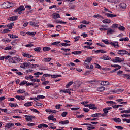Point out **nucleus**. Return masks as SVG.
Instances as JSON below:
<instances>
[{
	"label": "nucleus",
	"instance_id": "0eeeda50",
	"mask_svg": "<svg viewBox=\"0 0 130 130\" xmlns=\"http://www.w3.org/2000/svg\"><path fill=\"white\" fill-rule=\"evenodd\" d=\"M24 117L27 121H30V120H32L33 118H35V116L31 115V116H29V115H25Z\"/></svg>",
	"mask_w": 130,
	"mask_h": 130
},
{
	"label": "nucleus",
	"instance_id": "0e129e2a",
	"mask_svg": "<svg viewBox=\"0 0 130 130\" xmlns=\"http://www.w3.org/2000/svg\"><path fill=\"white\" fill-rule=\"evenodd\" d=\"M123 121H125L127 123H130V119H123Z\"/></svg>",
	"mask_w": 130,
	"mask_h": 130
},
{
	"label": "nucleus",
	"instance_id": "37998d69",
	"mask_svg": "<svg viewBox=\"0 0 130 130\" xmlns=\"http://www.w3.org/2000/svg\"><path fill=\"white\" fill-rule=\"evenodd\" d=\"M20 86H24V85H27V81L24 80L23 81H22L20 84Z\"/></svg>",
	"mask_w": 130,
	"mask_h": 130
},
{
	"label": "nucleus",
	"instance_id": "338daca9",
	"mask_svg": "<svg viewBox=\"0 0 130 130\" xmlns=\"http://www.w3.org/2000/svg\"><path fill=\"white\" fill-rule=\"evenodd\" d=\"M9 106H10L11 107H16V105H15L13 103H9Z\"/></svg>",
	"mask_w": 130,
	"mask_h": 130
},
{
	"label": "nucleus",
	"instance_id": "f257e3e1",
	"mask_svg": "<svg viewBox=\"0 0 130 130\" xmlns=\"http://www.w3.org/2000/svg\"><path fill=\"white\" fill-rule=\"evenodd\" d=\"M21 59L17 57H12L9 59V62H12V63H17L18 61H20Z\"/></svg>",
	"mask_w": 130,
	"mask_h": 130
},
{
	"label": "nucleus",
	"instance_id": "680f3d73",
	"mask_svg": "<svg viewBox=\"0 0 130 130\" xmlns=\"http://www.w3.org/2000/svg\"><path fill=\"white\" fill-rule=\"evenodd\" d=\"M59 43H60V41L55 42L52 43V45H57Z\"/></svg>",
	"mask_w": 130,
	"mask_h": 130
},
{
	"label": "nucleus",
	"instance_id": "412c9836",
	"mask_svg": "<svg viewBox=\"0 0 130 130\" xmlns=\"http://www.w3.org/2000/svg\"><path fill=\"white\" fill-rule=\"evenodd\" d=\"M101 85L102 86H108L109 85V82L108 81H102L101 83Z\"/></svg>",
	"mask_w": 130,
	"mask_h": 130
},
{
	"label": "nucleus",
	"instance_id": "9d476101",
	"mask_svg": "<svg viewBox=\"0 0 130 130\" xmlns=\"http://www.w3.org/2000/svg\"><path fill=\"white\" fill-rule=\"evenodd\" d=\"M109 44L112 45V46H114L115 48H117L118 47V42H113L109 43Z\"/></svg>",
	"mask_w": 130,
	"mask_h": 130
},
{
	"label": "nucleus",
	"instance_id": "774afa93",
	"mask_svg": "<svg viewBox=\"0 0 130 130\" xmlns=\"http://www.w3.org/2000/svg\"><path fill=\"white\" fill-rule=\"evenodd\" d=\"M3 31V33H9V32H10V30L4 29Z\"/></svg>",
	"mask_w": 130,
	"mask_h": 130
},
{
	"label": "nucleus",
	"instance_id": "473e14b6",
	"mask_svg": "<svg viewBox=\"0 0 130 130\" xmlns=\"http://www.w3.org/2000/svg\"><path fill=\"white\" fill-rule=\"evenodd\" d=\"M120 7H121L122 9H125V8H126V4L125 3H121L120 4Z\"/></svg>",
	"mask_w": 130,
	"mask_h": 130
},
{
	"label": "nucleus",
	"instance_id": "6ab92c4d",
	"mask_svg": "<svg viewBox=\"0 0 130 130\" xmlns=\"http://www.w3.org/2000/svg\"><path fill=\"white\" fill-rule=\"evenodd\" d=\"M15 98H16V99H18V100H24L25 99V96L16 95L15 96Z\"/></svg>",
	"mask_w": 130,
	"mask_h": 130
},
{
	"label": "nucleus",
	"instance_id": "13d9d810",
	"mask_svg": "<svg viewBox=\"0 0 130 130\" xmlns=\"http://www.w3.org/2000/svg\"><path fill=\"white\" fill-rule=\"evenodd\" d=\"M35 85H36V84H35L34 83H26V86H35Z\"/></svg>",
	"mask_w": 130,
	"mask_h": 130
},
{
	"label": "nucleus",
	"instance_id": "a211bd4d",
	"mask_svg": "<svg viewBox=\"0 0 130 130\" xmlns=\"http://www.w3.org/2000/svg\"><path fill=\"white\" fill-rule=\"evenodd\" d=\"M29 25H30V26H34V27H38V26H39L38 23L32 21L29 22Z\"/></svg>",
	"mask_w": 130,
	"mask_h": 130
},
{
	"label": "nucleus",
	"instance_id": "5fc2aeb1",
	"mask_svg": "<svg viewBox=\"0 0 130 130\" xmlns=\"http://www.w3.org/2000/svg\"><path fill=\"white\" fill-rule=\"evenodd\" d=\"M23 64H24V68H28L29 64L31 65V63H23Z\"/></svg>",
	"mask_w": 130,
	"mask_h": 130
},
{
	"label": "nucleus",
	"instance_id": "6e6d98bb",
	"mask_svg": "<svg viewBox=\"0 0 130 130\" xmlns=\"http://www.w3.org/2000/svg\"><path fill=\"white\" fill-rule=\"evenodd\" d=\"M121 116L122 117H126L127 118H128V117H130V115L124 114L121 115Z\"/></svg>",
	"mask_w": 130,
	"mask_h": 130
},
{
	"label": "nucleus",
	"instance_id": "7c9ffc66",
	"mask_svg": "<svg viewBox=\"0 0 130 130\" xmlns=\"http://www.w3.org/2000/svg\"><path fill=\"white\" fill-rule=\"evenodd\" d=\"M82 53V51H76L74 52H72V54H81Z\"/></svg>",
	"mask_w": 130,
	"mask_h": 130
},
{
	"label": "nucleus",
	"instance_id": "393cba45",
	"mask_svg": "<svg viewBox=\"0 0 130 130\" xmlns=\"http://www.w3.org/2000/svg\"><path fill=\"white\" fill-rule=\"evenodd\" d=\"M59 46H71V44H67L66 43H62L60 44H59Z\"/></svg>",
	"mask_w": 130,
	"mask_h": 130
},
{
	"label": "nucleus",
	"instance_id": "20e7f679",
	"mask_svg": "<svg viewBox=\"0 0 130 130\" xmlns=\"http://www.w3.org/2000/svg\"><path fill=\"white\" fill-rule=\"evenodd\" d=\"M2 6L4 9H9V8H11V7H12V5H11V3H10L9 1L4 2L2 4Z\"/></svg>",
	"mask_w": 130,
	"mask_h": 130
},
{
	"label": "nucleus",
	"instance_id": "a19ab883",
	"mask_svg": "<svg viewBox=\"0 0 130 130\" xmlns=\"http://www.w3.org/2000/svg\"><path fill=\"white\" fill-rule=\"evenodd\" d=\"M74 82L73 81L69 82L66 86V88H68L70 87V86H72Z\"/></svg>",
	"mask_w": 130,
	"mask_h": 130
},
{
	"label": "nucleus",
	"instance_id": "7ed1b4c3",
	"mask_svg": "<svg viewBox=\"0 0 130 130\" xmlns=\"http://www.w3.org/2000/svg\"><path fill=\"white\" fill-rule=\"evenodd\" d=\"M22 11H25V7L24 6H20L18 8L15 10L16 13L18 12L19 15L22 14Z\"/></svg>",
	"mask_w": 130,
	"mask_h": 130
},
{
	"label": "nucleus",
	"instance_id": "f704fd0d",
	"mask_svg": "<svg viewBox=\"0 0 130 130\" xmlns=\"http://www.w3.org/2000/svg\"><path fill=\"white\" fill-rule=\"evenodd\" d=\"M92 59H93V58H91V57H88L85 60V62H88L89 63H90V62H91V61H92Z\"/></svg>",
	"mask_w": 130,
	"mask_h": 130
},
{
	"label": "nucleus",
	"instance_id": "4be33fe9",
	"mask_svg": "<svg viewBox=\"0 0 130 130\" xmlns=\"http://www.w3.org/2000/svg\"><path fill=\"white\" fill-rule=\"evenodd\" d=\"M46 112H49L51 113H56V111L54 110H48V109H46L45 110Z\"/></svg>",
	"mask_w": 130,
	"mask_h": 130
},
{
	"label": "nucleus",
	"instance_id": "c756f323",
	"mask_svg": "<svg viewBox=\"0 0 130 130\" xmlns=\"http://www.w3.org/2000/svg\"><path fill=\"white\" fill-rule=\"evenodd\" d=\"M94 52L96 53H99L101 52V53H106V51H104L103 50H98L96 51H95Z\"/></svg>",
	"mask_w": 130,
	"mask_h": 130
},
{
	"label": "nucleus",
	"instance_id": "5701e85b",
	"mask_svg": "<svg viewBox=\"0 0 130 130\" xmlns=\"http://www.w3.org/2000/svg\"><path fill=\"white\" fill-rule=\"evenodd\" d=\"M115 122H121V120L119 118H112V119Z\"/></svg>",
	"mask_w": 130,
	"mask_h": 130
},
{
	"label": "nucleus",
	"instance_id": "de8ad7c7",
	"mask_svg": "<svg viewBox=\"0 0 130 130\" xmlns=\"http://www.w3.org/2000/svg\"><path fill=\"white\" fill-rule=\"evenodd\" d=\"M54 117V116H53V115H50L48 117V120H52Z\"/></svg>",
	"mask_w": 130,
	"mask_h": 130
},
{
	"label": "nucleus",
	"instance_id": "3c124183",
	"mask_svg": "<svg viewBox=\"0 0 130 130\" xmlns=\"http://www.w3.org/2000/svg\"><path fill=\"white\" fill-rule=\"evenodd\" d=\"M50 60H51V58H46L44 59V61L46 62H49V61H50Z\"/></svg>",
	"mask_w": 130,
	"mask_h": 130
},
{
	"label": "nucleus",
	"instance_id": "ddd939ff",
	"mask_svg": "<svg viewBox=\"0 0 130 130\" xmlns=\"http://www.w3.org/2000/svg\"><path fill=\"white\" fill-rule=\"evenodd\" d=\"M52 17H53V19H58V18H60V15L58 13H53Z\"/></svg>",
	"mask_w": 130,
	"mask_h": 130
},
{
	"label": "nucleus",
	"instance_id": "ea45409f",
	"mask_svg": "<svg viewBox=\"0 0 130 130\" xmlns=\"http://www.w3.org/2000/svg\"><path fill=\"white\" fill-rule=\"evenodd\" d=\"M129 75L128 74H122L121 75H120V77H122L123 78H127L128 79V76Z\"/></svg>",
	"mask_w": 130,
	"mask_h": 130
},
{
	"label": "nucleus",
	"instance_id": "e433bc0d",
	"mask_svg": "<svg viewBox=\"0 0 130 130\" xmlns=\"http://www.w3.org/2000/svg\"><path fill=\"white\" fill-rule=\"evenodd\" d=\"M110 22V20L105 19L103 20V23H104V24H109Z\"/></svg>",
	"mask_w": 130,
	"mask_h": 130
},
{
	"label": "nucleus",
	"instance_id": "f3484780",
	"mask_svg": "<svg viewBox=\"0 0 130 130\" xmlns=\"http://www.w3.org/2000/svg\"><path fill=\"white\" fill-rule=\"evenodd\" d=\"M109 3H113L114 4H118L120 3V0H107Z\"/></svg>",
	"mask_w": 130,
	"mask_h": 130
},
{
	"label": "nucleus",
	"instance_id": "58836bf2",
	"mask_svg": "<svg viewBox=\"0 0 130 130\" xmlns=\"http://www.w3.org/2000/svg\"><path fill=\"white\" fill-rule=\"evenodd\" d=\"M17 93H20V94H23L24 93H26V91L24 90V89H19L17 91Z\"/></svg>",
	"mask_w": 130,
	"mask_h": 130
},
{
	"label": "nucleus",
	"instance_id": "a878e982",
	"mask_svg": "<svg viewBox=\"0 0 130 130\" xmlns=\"http://www.w3.org/2000/svg\"><path fill=\"white\" fill-rule=\"evenodd\" d=\"M32 105H33V102H27L24 104V106H32Z\"/></svg>",
	"mask_w": 130,
	"mask_h": 130
},
{
	"label": "nucleus",
	"instance_id": "603ef678",
	"mask_svg": "<svg viewBox=\"0 0 130 130\" xmlns=\"http://www.w3.org/2000/svg\"><path fill=\"white\" fill-rule=\"evenodd\" d=\"M26 34H27V35H30V36H32V35H35V34H36V32H26Z\"/></svg>",
	"mask_w": 130,
	"mask_h": 130
},
{
	"label": "nucleus",
	"instance_id": "4d7b16f0",
	"mask_svg": "<svg viewBox=\"0 0 130 130\" xmlns=\"http://www.w3.org/2000/svg\"><path fill=\"white\" fill-rule=\"evenodd\" d=\"M67 114H68L67 112H63L62 113L61 116H62V117H66V116H67Z\"/></svg>",
	"mask_w": 130,
	"mask_h": 130
},
{
	"label": "nucleus",
	"instance_id": "e2e57ef3",
	"mask_svg": "<svg viewBox=\"0 0 130 130\" xmlns=\"http://www.w3.org/2000/svg\"><path fill=\"white\" fill-rule=\"evenodd\" d=\"M115 128H117V129H120V130L123 129V127H121L120 126H116Z\"/></svg>",
	"mask_w": 130,
	"mask_h": 130
},
{
	"label": "nucleus",
	"instance_id": "c85d7f7f",
	"mask_svg": "<svg viewBox=\"0 0 130 130\" xmlns=\"http://www.w3.org/2000/svg\"><path fill=\"white\" fill-rule=\"evenodd\" d=\"M120 41H128L129 40V39L128 37H126V38H122L119 39Z\"/></svg>",
	"mask_w": 130,
	"mask_h": 130
},
{
	"label": "nucleus",
	"instance_id": "1a4fd4ad",
	"mask_svg": "<svg viewBox=\"0 0 130 130\" xmlns=\"http://www.w3.org/2000/svg\"><path fill=\"white\" fill-rule=\"evenodd\" d=\"M14 125H15L14 123H8L7 124H6V125L5 126V129H7V128H11V127L14 126Z\"/></svg>",
	"mask_w": 130,
	"mask_h": 130
},
{
	"label": "nucleus",
	"instance_id": "2f4dec72",
	"mask_svg": "<svg viewBox=\"0 0 130 130\" xmlns=\"http://www.w3.org/2000/svg\"><path fill=\"white\" fill-rule=\"evenodd\" d=\"M59 77H61V75L56 74V75H51V78H53V79H54L55 78H59Z\"/></svg>",
	"mask_w": 130,
	"mask_h": 130
},
{
	"label": "nucleus",
	"instance_id": "79ce46f5",
	"mask_svg": "<svg viewBox=\"0 0 130 130\" xmlns=\"http://www.w3.org/2000/svg\"><path fill=\"white\" fill-rule=\"evenodd\" d=\"M13 26H14V23H11L10 24H8L7 25V27H8L9 29H13Z\"/></svg>",
	"mask_w": 130,
	"mask_h": 130
},
{
	"label": "nucleus",
	"instance_id": "49530a36",
	"mask_svg": "<svg viewBox=\"0 0 130 130\" xmlns=\"http://www.w3.org/2000/svg\"><path fill=\"white\" fill-rule=\"evenodd\" d=\"M48 84H49V81H46L42 83V85L43 86H46V85H48Z\"/></svg>",
	"mask_w": 130,
	"mask_h": 130
},
{
	"label": "nucleus",
	"instance_id": "c03bdc74",
	"mask_svg": "<svg viewBox=\"0 0 130 130\" xmlns=\"http://www.w3.org/2000/svg\"><path fill=\"white\" fill-rule=\"evenodd\" d=\"M35 51H36L37 52H40V50H41V47H37L34 49Z\"/></svg>",
	"mask_w": 130,
	"mask_h": 130
},
{
	"label": "nucleus",
	"instance_id": "72a5a7b5",
	"mask_svg": "<svg viewBox=\"0 0 130 130\" xmlns=\"http://www.w3.org/2000/svg\"><path fill=\"white\" fill-rule=\"evenodd\" d=\"M113 33H114V30L112 29H108L107 31V34H108V35H110V34H113Z\"/></svg>",
	"mask_w": 130,
	"mask_h": 130
},
{
	"label": "nucleus",
	"instance_id": "aec40b11",
	"mask_svg": "<svg viewBox=\"0 0 130 130\" xmlns=\"http://www.w3.org/2000/svg\"><path fill=\"white\" fill-rule=\"evenodd\" d=\"M59 123H60L61 124H69V123H70V121L68 120H64V121H62L59 122Z\"/></svg>",
	"mask_w": 130,
	"mask_h": 130
},
{
	"label": "nucleus",
	"instance_id": "052dcab7",
	"mask_svg": "<svg viewBox=\"0 0 130 130\" xmlns=\"http://www.w3.org/2000/svg\"><path fill=\"white\" fill-rule=\"evenodd\" d=\"M61 50H63L64 52H68L71 50L70 49H64V48H61Z\"/></svg>",
	"mask_w": 130,
	"mask_h": 130
},
{
	"label": "nucleus",
	"instance_id": "8fccbe9b",
	"mask_svg": "<svg viewBox=\"0 0 130 130\" xmlns=\"http://www.w3.org/2000/svg\"><path fill=\"white\" fill-rule=\"evenodd\" d=\"M84 48H88V49H93L94 47H90V46H84Z\"/></svg>",
	"mask_w": 130,
	"mask_h": 130
},
{
	"label": "nucleus",
	"instance_id": "4c0bfd02",
	"mask_svg": "<svg viewBox=\"0 0 130 130\" xmlns=\"http://www.w3.org/2000/svg\"><path fill=\"white\" fill-rule=\"evenodd\" d=\"M93 18H101L103 19H104L103 16H101L100 14H97L93 16Z\"/></svg>",
	"mask_w": 130,
	"mask_h": 130
},
{
	"label": "nucleus",
	"instance_id": "9b49d317",
	"mask_svg": "<svg viewBox=\"0 0 130 130\" xmlns=\"http://www.w3.org/2000/svg\"><path fill=\"white\" fill-rule=\"evenodd\" d=\"M100 59H103L104 60H110L111 58L108 56H102L100 58Z\"/></svg>",
	"mask_w": 130,
	"mask_h": 130
},
{
	"label": "nucleus",
	"instance_id": "f8f14e48",
	"mask_svg": "<svg viewBox=\"0 0 130 130\" xmlns=\"http://www.w3.org/2000/svg\"><path fill=\"white\" fill-rule=\"evenodd\" d=\"M106 16L107 17H110V18H114L115 17H117V15L116 14H113L110 13H105Z\"/></svg>",
	"mask_w": 130,
	"mask_h": 130
},
{
	"label": "nucleus",
	"instance_id": "423d86ee",
	"mask_svg": "<svg viewBox=\"0 0 130 130\" xmlns=\"http://www.w3.org/2000/svg\"><path fill=\"white\" fill-rule=\"evenodd\" d=\"M128 52L125 50H120L118 51L117 54L119 55H124V54H127Z\"/></svg>",
	"mask_w": 130,
	"mask_h": 130
},
{
	"label": "nucleus",
	"instance_id": "a18cd8bd",
	"mask_svg": "<svg viewBox=\"0 0 130 130\" xmlns=\"http://www.w3.org/2000/svg\"><path fill=\"white\" fill-rule=\"evenodd\" d=\"M30 110L31 111H33L34 112H35L36 113H38V114H39V113H40V112H39V111H38V110H37V109H30Z\"/></svg>",
	"mask_w": 130,
	"mask_h": 130
},
{
	"label": "nucleus",
	"instance_id": "cd10ccee",
	"mask_svg": "<svg viewBox=\"0 0 130 130\" xmlns=\"http://www.w3.org/2000/svg\"><path fill=\"white\" fill-rule=\"evenodd\" d=\"M51 48L48 47H44L43 48V51H49V50H51Z\"/></svg>",
	"mask_w": 130,
	"mask_h": 130
},
{
	"label": "nucleus",
	"instance_id": "69168bd1",
	"mask_svg": "<svg viewBox=\"0 0 130 130\" xmlns=\"http://www.w3.org/2000/svg\"><path fill=\"white\" fill-rule=\"evenodd\" d=\"M56 31H59V30L61 29V26L60 25H57L56 26Z\"/></svg>",
	"mask_w": 130,
	"mask_h": 130
},
{
	"label": "nucleus",
	"instance_id": "4468645a",
	"mask_svg": "<svg viewBox=\"0 0 130 130\" xmlns=\"http://www.w3.org/2000/svg\"><path fill=\"white\" fill-rule=\"evenodd\" d=\"M18 19V16H13L12 17H9L8 20L9 21H16Z\"/></svg>",
	"mask_w": 130,
	"mask_h": 130
},
{
	"label": "nucleus",
	"instance_id": "dca6fc26",
	"mask_svg": "<svg viewBox=\"0 0 130 130\" xmlns=\"http://www.w3.org/2000/svg\"><path fill=\"white\" fill-rule=\"evenodd\" d=\"M23 56L24 57H27L28 58H31V57H33L32 55H31L29 54H27V53H23L22 54Z\"/></svg>",
	"mask_w": 130,
	"mask_h": 130
},
{
	"label": "nucleus",
	"instance_id": "09e8293b",
	"mask_svg": "<svg viewBox=\"0 0 130 130\" xmlns=\"http://www.w3.org/2000/svg\"><path fill=\"white\" fill-rule=\"evenodd\" d=\"M104 90H105V87L103 86L100 87L99 88V91H100V92H102V91H104Z\"/></svg>",
	"mask_w": 130,
	"mask_h": 130
},
{
	"label": "nucleus",
	"instance_id": "bf43d9fd",
	"mask_svg": "<svg viewBox=\"0 0 130 130\" xmlns=\"http://www.w3.org/2000/svg\"><path fill=\"white\" fill-rule=\"evenodd\" d=\"M106 103H109L110 104H116L115 102L107 101Z\"/></svg>",
	"mask_w": 130,
	"mask_h": 130
},
{
	"label": "nucleus",
	"instance_id": "864d4df0",
	"mask_svg": "<svg viewBox=\"0 0 130 130\" xmlns=\"http://www.w3.org/2000/svg\"><path fill=\"white\" fill-rule=\"evenodd\" d=\"M119 30H120V31H124L125 30V27L124 26H120L118 27Z\"/></svg>",
	"mask_w": 130,
	"mask_h": 130
},
{
	"label": "nucleus",
	"instance_id": "2eb2a0df",
	"mask_svg": "<svg viewBox=\"0 0 130 130\" xmlns=\"http://www.w3.org/2000/svg\"><path fill=\"white\" fill-rule=\"evenodd\" d=\"M71 89H62L61 90V92H63V93H66L67 94H71L72 92H71Z\"/></svg>",
	"mask_w": 130,
	"mask_h": 130
},
{
	"label": "nucleus",
	"instance_id": "f03ea898",
	"mask_svg": "<svg viewBox=\"0 0 130 130\" xmlns=\"http://www.w3.org/2000/svg\"><path fill=\"white\" fill-rule=\"evenodd\" d=\"M103 112H104L107 115L108 112L110 113H113V111L112 110V107H107L103 109Z\"/></svg>",
	"mask_w": 130,
	"mask_h": 130
},
{
	"label": "nucleus",
	"instance_id": "b1692460",
	"mask_svg": "<svg viewBox=\"0 0 130 130\" xmlns=\"http://www.w3.org/2000/svg\"><path fill=\"white\" fill-rule=\"evenodd\" d=\"M89 108L90 109H93V110L95 109H97V107H96L95 106V105L93 104H90Z\"/></svg>",
	"mask_w": 130,
	"mask_h": 130
},
{
	"label": "nucleus",
	"instance_id": "39448f33",
	"mask_svg": "<svg viewBox=\"0 0 130 130\" xmlns=\"http://www.w3.org/2000/svg\"><path fill=\"white\" fill-rule=\"evenodd\" d=\"M112 61L113 62H123L124 61V59H122L121 58H119V57H116L115 59H112Z\"/></svg>",
	"mask_w": 130,
	"mask_h": 130
},
{
	"label": "nucleus",
	"instance_id": "c9c22d12",
	"mask_svg": "<svg viewBox=\"0 0 130 130\" xmlns=\"http://www.w3.org/2000/svg\"><path fill=\"white\" fill-rule=\"evenodd\" d=\"M111 67H112V68H118L117 69H121V66L117 64H111Z\"/></svg>",
	"mask_w": 130,
	"mask_h": 130
},
{
	"label": "nucleus",
	"instance_id": "6e6552de",
	"mask_svg": "<svg viewBox=\"0 0 130 130\" xmlns=\"http://www.w3.org/2000/svg\"><path fill=\"white\" fill-rule=\"evenodd\" d=\"M124 91V89H111L110 90V92H111L112 93H120V92H123Z\"/></svg>",
	"mask_w": 130,
	"mask_h": 130
},
{
	"label": "nucleus",
	"instance_id": "bb28decb",
	"mask_svg": "<svg viewBox=\"0 0 130 130\" xmlns=\"http://www.w3.org/2000/svg\"><path fill=\"white\" fill-rule=\"evenodd\" d=\"M101 115V113H95L94 114H92L91 115V117H98V116H100Z\"/></svg>",
	"mask_w": 130,
	"mask_h": 130
}]
</instances>
